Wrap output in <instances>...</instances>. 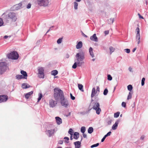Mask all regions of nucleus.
Wrapping results in <instances>:
<instances>
[{
  "label": "nucleus",
  "instance_id": "nucleus-10",
  "mask_svg": "<svg viewBox=\"0 0 148 148\" xmlns=\"http://www.w3.org/2000/svg\"><path fill=\"white\" fill-rule=\"evenodd\" d=\"M8 97L6 95H0V103L6 102L8 99Z\"/></svg>",
  "mask_w": 148,
  "mask_h": 148
},
{
  "label": "nucleus",
  "instance_id": "nucleus-28",
  "mask_svg": "<svg viewBox=\"0 0 148 148\" xmlns=\"http://www.w3.org/2000/svg\"><path fill=\"white\" fill-rule=\"evenodd\" d=\"M93 131V128L92 127H90L88 130V133L91 134Z\"/></svg>",
  "mask_w": 148,
  "mask_h": 148
},
{
  "label": "nucleus",
  "instance_id": "nucleus-61",
  "mask_svg": "<svg viewBox=\"0 0 148 148\" xmlns=\"http://www.w3.org/2000/svg\"><path fill=\"white\" fill-rule=\"evenodd\" d=\"M145 138V136L144 135L140 137V139L142 140H143Z\"/></svg>",
  "mask_w": 148,
  "mask_h": 148
},
{
  "label": "nucleus",
  "instance_id": "nucleus-30",
  "mask_svg": "<svg viewBox=\"0 0 148 148\" xmlns=\"http://www.w3.org/2000/svg\"><path fill=\"white\" fill-rule=\"evenodd\" d=\"M22 77L23 75H17L15 77L16 79L19 80L23 78Z\"/></svg>",
  "mask_w": 148,
  "mask_h": 148
},
{
  "label": "nucleus",
  "instance_id": "nucleus-29",
  "mask_svg": "<svg viewBox=\"0 0 148 148\" xmlns=\"http://www.w3.org/2000/svg\"><path fill=\"white\" fill-rule=\"evenodd\" d=\"M58 73V71L57 70H54L51 72V74L54 76L56 75Z\"/></svg>",
  "mask_w": 148,
  "mask_h": 148
},
{
  "label": "nucleus",
  "instance_id": "nucleus-56",
  "mask_svg": "<svg viewBox=\"0 0 148 148\" xmlns=\"http://www.w3.org/2000/svg\"><path fill=\"white\" fill-rule=\"evenodd\" d=\"M42 97V93H40L39 95V97L38 98L41 99Z\"/></svg>",
  "mask_w": 148,
  "mask_h": 148
},
{
  "label": "nucleus",
  "instance_id": "nucleus-60",
  "mask_svg": "<svg viewBox=\"0 0 148 148\" xmlns=\"http://www.w3.org/2000/svg\"><path fill=\"white\" fill-rule=\"evenodd\" d=\"M109 32L108 31H105L104 32V33L105 34V35H107L108 34H109Z\"/></svg>",
  "mask_w": 148,
  "mask_h": 148
},
{
  "label": "nucleus",
  "instance_id": "nucleus-46",
  "mask_svg": "<svg viewBox=\"0 0 148 148\" xmlns=\"http://www.w3.org/2000/svg\"><path fill=\"white\" fill-rule=\"evenodd\" d=\"M62 38H59L57 40V43L58 44L61 43L62 41Z\"/></svg>",
  "mask_w": 148,
  "mask_h": 148
},
{
  "label": "nucleus",
  "instance_id": "nucleus-14",
  "mask_svg": "<svg viewBox=\"0 0 148 148\" xmlns=\"http://www.w3.org/2000/svg\"><path fill=\"white\" fill-rule=\"evenodd\" d=\"M120 121V119H118L116 121L115 123L113 125L112 127V130H114L117 129L118 124Z\"/></svg>",
  "mask_w": 148,
  "mask_h": 148
},
{
  "label": "nucleus",
  "instance_id": "nucleus-63",
  "mask_svg": "<svg viewBox=\"0 0 148 148\" xmlns=\"http://www.w3.org/2000/svg\"><path fill=\"white\" fill-rule=\"evenodd\" d=\"M136 47H135V48H134L132 50V52H134L135 51V50H136Z\"/></svg>",
  "mask_w": 148,
  "mask_h": 148
},
{
  "label": "nucleus",
  "instance_id": "nucleus-4",
  "mask_svg": "<svg viewBox=\"0 0 148 148\" xmlns=\"http://www.w3.org/2000/svg\"><path fill=\"white\" fill-rule=\"evenodd\" d=\"M37 3L38 5L40 7H48L50 5L49 0H37Z\"/></svg>",
  "mask_w": 148,
  "mask_h": 148
},
{
  "label": "nucleus",
  "instance_id": "nucleus-33",
  "mask_svg": "<svg viewBox=\"0 0 148 148\" xmlns=\"http://www.w3.org/2000/svg\"><path fill=\"white\" fill-rule=\"evenodd\" d=\"M120 114V112H118L114 114V118H117L118 117Z\"/></svg>",
  "mask_w": 148,
  "mask_h": 148
},
{
  "label": "nucleus",
  "instance_id": "nucleus-6",
  "mask_svg": "<svg viewBox=\"0 0 148 148\" xmlns=\"http://www.w3.org/2000/svg\"><path fill=\"white\" fill-rule=\"evenodd\" d=\"M7 64L5 62H0V74L3 73L7 70Z\"/></svg>",
  "mask_w": 148,
  "mask_h": 148
},
{
  "label": "nucleus",
  "instance_id": "nucleus-25",
  "mask_svg": "<svg viewBox=\"0 0 148 148\" xmlns=\"http://www.w3.org/2000/svg\"><path fill=\"white\" fill-rule=\"evenodd\" d=\"M114 18H112L108 20V24H112L114 21Z\"/></svg>",
  "mask_w": 148,
  "mask_h": 148
},
{
  "label": "nucleus",
  "instance_id": "nucleus-59",
  "mask_svg": "<svg viewBox=\"0 0 148 148\" xmlns=\"http://www.w3.org/2000/svg\"><path fill=\"white\" fill-rule=\"evenodd\" d=\"M81 32L82 33V35L84 36L86 38H87L88 37L86 35H85L83 32L82 31H81Z\"/></svg>",
  "mask_w": 148,
  "mask_h": 148
},
{
  "label": "nucleus",
  "instance_id": "nucleus-35",
  "mask_svg": "<svg viewBox=\"0 0 148 148\" xmlns=\"http://www.w3.org/2000/svg\"><path fill=\"white\" fill-rule=\"evenodd\" d=\"M64 139H65L64 140V142L66 143H69V138L67 137H65L64 138Z\"/></svg>",
  "mask_w": 148,
  "mask_h": 148
},
{
  "label": "nucleus",
  "instance_id": "nucleus-52",
  "mask_svg": "<svg viewBox=\"0 0 148 148\" xmlns=\"http://www.w3.org/2000/svg\"><path fill=\"white\" fill-rule=\"evenodd\" d=\"M54 27V26H52L51 27H50L49 28V29L47 31L46 34L48 32H49L50 30H52V29H51L52 28H53Z\"/></svg>",
  "mask_w": 148,
  "mask_h": 148
},
{
  "label": "nucleus",
  "instance_id": "nucleus-2",
  "mask_svg": "<svg viewBox=\"0 0 148 148\" xmlns=\"http://www.w3.org/2000/svg\"><path fill=\"white\" fill-rule=\"evenodd\" d=\"M77 62V66H81L82 65V62L80 61H82L84 58V52L82 51H81L79 53H77L75 56Z\"/></svg>",
  "mask_w": 148,
  "mask_h": 148
},
{
  "label": "nucleus",
  "instance_id": "nucleus-5",
  "mask_svg": "<svg viewBox=\"0 0 148 148\" xmlns=\"http://www.w3.org/2000/svg\"><path fill=\"white\" fill-rule=\"evenodd\" d=\"M4 18L8 21V19H10L12 21L15 22L17 19V15L14 12H10L9 13L8 15L5 16Z\"/></svg>",
  "mask_w": 148,
  "mask_h": 148
},
{
  "label": "nucleus",
  "instance_id": "nucleus-16",
  "mask_svg": "<svg viewBox=\"0 0 148 148\" xmlns=\"http://www.w3.org/2000/svg\"><path fill=\"white\" fill-rule=\"evenodd\" d=\"M21 73L23 75V79H27V72L23 70H21Z\"/></svg>",
  "mask_w": 148,
  "mask_h": 148
},
{
  "label": "nucleus",
  "instance_id": "nucleus-12",
  "mask_svg": "<svg viewBox=\"0 0 148 148\" xmlns=\"http://www.w3.org/2000/svg\"><path fill=\"white\" fill-rule=\"evenodd\" d=\"M57 104V101L51 99L49 101V105L50 107L53 108Z\"/></svg>",
  "mask_w": 148,
  "mask_h": 148
},
{
  "label": "nucleus",
  "instance_id": "nucleus-55",
  "mask_svg": "<svg viewBox=\"0 0 148 148\" xmlns=\"http://www.w3.org/2000/svg\"><path fill=\"white\" fill-rule=\"evenodd\" d=\"M58 143L59 144H62L63 143V141L62 140H60L58 141Z\"/></svg>",
  "mask_w": 148,
  "mask_h": 148
},
{
  "label": "nucleus",
  "instance_id": "nucleus-49",
  "mask_svg": "<svg viewBox=\"0 0 148 148\" xmlns=\"http://www.w3.org/2000/svg\"><path fill=\"white\" fill-rule=\"evenodd\" d=\"M125 51L127 53H129L130 52V50L129 49H124Z\"/></svg>",
  "mask_w": 148,
  "mask_h": 148
},
{
  "label": "nucleus",
  "instance_id": "nucleus-3",
  "mask_svg": "<svg viewBox=\"0 0 148 148\" xmlns=\"http://www.w3.org/2000/svg\"><path fill=\"white\" fill-rule=\"evenodd\" d=\"M99 99L97 96H96L95 97V101H96V102L94 103V104L92 108L94 110L96 111V113L97 114H100V112L101 110L99 107V104L98 102H97L98 101Z\"/></svg>",
  "mask_w": 148,
  "mask_h": 148
},
{
  "label": "nucleus",
  "instance_id": "nucleus-64",
  "mask_svg": "<svg viewBox=\"0 0 148 148\" xmlns=\"http://www.w3.org/2000/svg\"><path fill=\"white\" fill-rule=\"evenodd\" d=\"M69 54H66V58H69Z\"/></svg>",
  "mask_w": 148,
  "mask_h": 148
},
{
  "label": "nucleus",
  "instance_id": "nucleus-26",
  "mask_svg": "<svg viewBox=\"0 0 148 148\" xmlns=\"http://www.w3.org/2000/svg\"><path fill=\"white\" fill-rule=\"evenodd\" d=\"M78 86L79 89L82 92H84V90L83 89V86L81 84H78Z\"/></svg>",
  "mask_w": 148,
  "mask_h": 148
},
{
  "label": "nucleus",
  "instance_id": "nucleus-24",
  "mask_svg": "<svg viewBox=\"0 0 148 148\" xmlns=\"http://www.w3.org/2000/svg\"><path fill=\"white\" fill-rule=\"evenodd\" d=\"M89 52L90 53V54L91 56V57L92 58L94 57V56L93 52V49L91 47H90L89 49Z\"/></svg>",
  "mask_w": 148,
  "mask_h": 148
},
{
  "label": "nucleus",
  "instance_id": "nucleus-44",
  "mask_svg": "<svg viewBox=\"0 0 148 148\" xmlns=\"http://www.w3.org/2000/svg\"><path fill=\"white\" fill-rule=\"evenodd\" d=\"M82 43L81 41L79 42L76 46H82Z\"/></svg>",
  "mask_w": 148,
  "mask_h": 148
},
{
  "label": "nucleus",
  "instance_id": "nucleus-34",
  "mask_svg": "<svg viewBox=\"0 0 148 148\" xmlns=\"http://www.w3.org/2000/svg\"><path fill=\"white\" fill-rule=\"evenodd\" d=\"M22 6V4L21 3H19V4L16 5L15 6L16 7V10H18L21 8Z\"/></svg>",
  "mask_w": 148,
  "mask_h": 148
},
{
  "label": "nucleus",
  "instance_id": "nucleus-9",
  "mask_svg": "<svg viewBox=\"0 0 148 148\" xmlns=\"http://www.w3.org/2000/svg\"><path fill=\"white\" fill-rule=\"evenodd\" d=\"M38 76L39 78H43L44 77V69L43 67H41L38 68Z\"/></svg>",
  "mask_w": 148,
  "mask_h": 148
},
{
  "label": "nucleus",
  "instance_id": "nucleus-27",
  "mask_svg": "<svg viewBox=\"0 0 148 148\" xmlns=\"http://www.w3.org/2000/svg\"><path fill=\"white\" fill-rule=\"evenodd\" d=\"M133 93V92H130L129 93L128 95L127 99L129 100L131 99L132 97V95Z\"/></svg>",
  "mask_w": 148,
  "mask_h": 148
},
{
  "label": "nucleus",
  "instance_id": "nucleus-36",
  "mask_svg": "<svg viewBox=\"0 0 148 148\" xmlns=\"http://www.w3.org/2000/svg\"><path fill=\"white\" fill-rule=\"evenodd\" d=\"M108 92V90L107 88H105L103 91V94L104 95H106Z\"/></svg>",
  "mask_w": 148,
  "mask_h": 148
},
{
  "label": "nucleus",
  "instance_id": "nucleus-31",
  "mask_svg": "<svg viewBox=\"0 0 148 148\" xmlns=\"http://www.w3.org/2000/svg\"><path fill=\"white\" fill-rule=\"evenodd\" d=\"M127 89L128 90L130 91V92H132V91L133 89V87L131 85H129L127 86Z\"/></svg>",
  "mask_w": 148,
  "mask_h": 148
},
{
  "label": "nucleus",
  "instance_id": "nucleus-42",
  "mask_svg": "<svg viewBox=\"0 0 148 148\" xmlns=\"http://www.w3.org/2000/svg\"><path fill=\"white\" fill-rule=\"evenodd\" d=\"M107 77H108V80L111 81L112 79V77L110 74H108V75Z\"/></svg>",
  "mask_w": 148,
  "mask_h": 148
},
{
  "label": "nucleus",
  "instance_id": "nucleus-1",
  "mask_svg": "<svg viewBox=\"0 0 148 148\" xmlns=\"http://www.w3.org/2000/svg\"><path fill=\"white\" fill-rule=\"evenodd\" d=\"M54 91L53 96L56 101H60L64 97L63 91L60 89L58 88H55L54 89Z\"/></svg>",
  "mask_w": 148,
  "mask_h": 148
},
{
  "label": "nucleus",
  "instance_id": "nucleus-48",
  "mask_svg": "<svg viewBox=\"0 0 148 148\" xmlns=\"http://www.w3.org/2000/svg\"><path fill=\"white\" fill-rule=\"evenodd\" d=\"M122 106L124 108L126 107V103L124 102H123L121 104Z\"/></svg>",
  "mask_w": 148,
  "mask_h": 148
},
{
  "label": "nucleus",
  "instance_id": "nucleus-15",
  "mask_svg": "<svg viewBox=\"0 0 148 148\" xmlns=\"http://www.w3.org/2000/svg\"><path fill=\"white\" fill-rule=\"evenodd\" d=\"M54 132V129L48 130L46 134L49 137H51L53 135Z\"/></svg>",
  "mask_w": 148,
  "mask_h": 148
},
{
  "label": "nucleus",
  "instance_id": "nucleus-41",
  "mask_svg": "<svg viewBox=\"0 0 148 148\" xmlns=\"http://www.w3.org/2000/svg\"><path fill=\"white\" fill-rule=\"evenodd\" d=\"M145 77H143L141 80V85L143 86L145 84Z\"/></svg>",
  "mask_w": 148,
  "mask_h": 148
},
{
  "label": "nucleus",
  "instance_id": "nucleus-37",
  "mask_svg": "<svg viewBox=\"0 0 148 148\" xmlns=\"http://www.w3.org/2000/svg\"><path fill=\"white\" fill-rule=\"evenodd\" d=\"M78 5L77 3L75 2L74 3V8L75 10H77V9Z\"/></svg>",
  "mask_w": 148,
  "mask_h": 148
},
{
  "label": "nucleus",
  "instance_id": "nucleus-17",
  "mask_svg": "<svg viewBox=\"0 0 148 148\" xmlns=\"http://www.w3.org/2000/svg\"><path fill=\"white\" fill-rule=\"evenodd\" d=\"M55 119L58 125H60L62 123V120L60 117L56 116L55 117Z\"/></svg>",
  "mask_w": 148,
  "mask_h": 148
},
{
  "label": "nucleus",
  "instance_id": "nucleus-39",
  "mask_svg": "<svg viewBox=\"0 0 148 148\" xmlns=\"http://www.w3.org/2000/svg\"><path fill=\"white\" fill-rule=\"evenodd\" d=\"M88 113V111H84L83 112H79L80 114L82 115H84L86 114H87Z\"/></svg>",
  "mask_w": 148,
  "mask_h": 148
},
{
  "label": "nucleus",
  "instance_id": "nucleus-22",
  "mask_svg": "<svg viewBox=\"0 0 148 148\" xmlns=\"http://www.w3.org/2000/svg\"><path fill=\"white\" fill-rule=\"evenodd\" d=\"M96 92H97L96 91L95 88H93L92 90L91 94V98H93L95 96Z\"/></svg>",
  "mask_w": 148,
  "mask_h": 148
},
{
  "label": "nucleus",
  "instance_id": "nucleus-18",
  "mask_svg": "<svg viewBox=\"0 0 148 148\" xmlns=\"http://www.w3.org/2000/svg\"><path fill=\"white\" fill-rule=\"evenodd\" d=\"M115 50V49L113 47H109L108 49L106 51L107 53L110 51V54H111L112 52H113Z\"/></svg>",
  "mask_w": 148,
  "mask_h": 148
},
{
  "label": "nucleus",
  "instance_id": "nucleus-32",
  "mask_svg": "<svg viewBox=\"0 0 148 148\" xmlns=\"http://www.w3.org/2000/svg\"><path fill=\"white\" fill-rule=\"evenodd\" d=\"M81 132L82 133H84L86 131V127H85L83 126L81 127Z\"/></svg>",
  "mask_w": 148,
  "mask_h": 148
},
{
  "label": "nucleus",
  "instance_id": "nucleus-47",
  "mask_svg": "<svg viewBox=\"0 0 148 148\" xmlns=\"http://www.w3.org/2000/svg\"><path fill=\"white\" fill-rule=\"evenodd\" d=\"M111 134V131H110L109 132H108L104 136L106 137H107L110 136V135Z\"/></svg>",
  "mask_w": 148,
  "mask_h": 148
},
{
  "label": "nucleus",
  "instance_id": "nucleus-57",
  "mask_svg": "<svg viewBox=\"0 0 148 148\" xmlns=\"http://www.w3.org/2000/svg\"><path fill=\"white\" fill-rule=\"evenodd\" d=\"M106 138V137L104 136V137H103V138L101 140V142H103L104 141V140H105Z\"/></svg>",
  "mask_w": 148,
  "mask_h": 148
},
{
  "label": "nucleus",
  "instance_id": "nucleus-13",
  "mask_svg": "<svg viewBox=\"0 0 148 148\" xmlns=\"http://www.w3.org/2000/svg\"><path fill=\"white\" fill-rule=\"evenodd\" d=\"M90 39L92 41L97 42L98 41V38L96 36L95 34H94L92 36H90Z\"/></svg>",
  "mask_w": 148,
  "mask_h": 148
},
{
  "label": "nucleus",
  "instance_id": "nucleus-40",
  "mask_svg": "<svg viewBox=\"0 0 148 148\" xmlns=\"http://www.w3.org/2000/svg\"><path fill=\"white\" fill-rule=\"evenodd\" d=\"M73 131L71 128H70L68 131V133L70 134V135H73Z\"/></svg>",
  "mask_w": 148,
  "mask_h": 148
},
{
  "label": "nucleus",
  "instance_id": "nucleus-54",
  "mask_svg": "<svg viewBox=\"0 0 148 148\" xmlns=\"http://www.w3.org/2000/svg\"><path fill=\"white\" fill-rule=\"evenodd\" d=\"M31 4L30 3H29L28 5H27V9L30 8L31 7Z\"/></svg>",
  "mask_w": 148,
  "mask_h": 148
},
{
  "label": "nucleus",
  "instance_id": "nucleus-19",
  "mask_svg": "<svg viewBox=\"0 0 148 148\" xmlns=\"http://www.w3.org/2000/svg\"><path fill=\"white\" fill-rule=\"evenodd\" d=\"M33 93V91H32L31 92L25 94V97L27 99H29L30 96Z\"/></svg>",
  "mask_w": 148,
  "mask_h": 148
},
{
  "label": "nucleus",
  "instance_id": "nucleus-20",
  "mask_svg": "<svg viewBox=\"0 0 148 148\" xmlns=\"http://www.w3.org/2000/svg\"><path fill=\"white\" fill-rule=\"evenodd\" d=\"M81 142L79 141H77L74 143L75 148H79L81 147Z\"/></svg>",
  "mask_w": 148,
  "mask_h": 148
},
{
  "label": "nucleus",
  "instance_id": "nucleus-53",
  "mask_svg": "<svg viewBox=\"0 0 148 148\" xmlns=\"http://www.w3.org/2000/svg\"><path fill=\"white\" fill-rule=\"evenodd\" d=\"M112 122V120L111 119H110V120L108 121L107 122V123H108V125H110L111 123Z\"/></svg>",
  "mask_w": 148,
  "mask_h": 148
},
{
  "label": "nucleus",
  "instance_id": "nucleus-11",
  "mask_svg": "<svg viewBox=\"0 0 148 148\" xmlns=\"http://www.w3.org/2000/svg\"><path fill=\"white\" fill-rule=\"evenodd\" d=\"M136 31L137 32L136 36V40H137V43L138 44H139L140 42V34L139 33L140 30L139 29L138 27H137L136 28Z\"/></svg>",
  "mask_w": 148,
  "mask_h": 148
},
{
  "label": "nucleus",
  "instance_id": "nucleus-62",
  "mask_svg": "<svg viewBox=\"0 0 148 148\" xmlns=\"http://www.w3.org/2000/svg\"><path fill=\"white\" fill-rule=\"evenodd\" d=\"M83 136L84 138H86L87 137V135L86 134L84 133H83Z\"/></svg>",
  "mask_w": 148,
  "mask_h": 148
},
{
  "label": "nucleus",
  "instance_id": "nucleus-51",
  "mask_svg": "<svg viewBox=\"0 0 148 148\" xmlns=\"http://www.w3.org/2000/svg\"><path fill=\"white\" fill-rule=\"evenodd\" d=\"M70 95L71 97V99L72 100H74L75 99V97L73 96L72 94L71 93H70Z\"/></svg>",
  "mask_w": 148,
  "mask_h": 148
},
{
  "label": "nucleus",
  "instance_id": "nucleus-38",
  "mask_svg": "<svg viewBox=\"0 0 148 148\" xmlns=\"http://www.w3.org/2000/svg\"><path fill=\"white\" fill-rule=\"evenodd\" d=\"M99 145V144L98 143H97L96 144H93L90 146L91 148H93L95 147H96L98 146Z\"/></svg>",
  "mask_w": 148,
  "mask_h": 148
},
{
  "label": "nucleus",
  "instance_id": "nucleus-23",
  "mask_svg": "<svg viewBox=\"0 0 148 148\" xmlns=\"http://www.w3.org/2000/svg\"><path fill=\"white\" fill-rule=\"evenodd\" d=\"M31 87V86L29 84H27V83H23L22 84V87L23 89H26L29 88Z\"/></svg>",
  "mask_w": 148,
  "mask_h": 148
},
{
  "label": "nucleus",
  "instance_id": "nucleus-43",
  "mask_svg": "<svg viewBox=\"0 0 148 148\" xmlns=\"http://www.w3.org/2000/svg\"><path fill=\"white\" fill-rule=\"evenodd\" d=\"M77 62H75L72 66V68L74 69H76L77 66Z\"/></svg>",
  "mask_w": 148,
  "mask_h": 148
},
{
  "label": "nucleus",
  "instance_id": "nucleus-50",
  "mask_svg": "<svg viewBox=\"0 0 148 148\" xmlns=\"http://www.w3.org/2000/svg\"><path fill=\"white\" fill-rule=\"evenodd\" d=\"M42 40H38L36 43L37 45H40V44L41 43V42H42Z\"/></svg>",
  "mask_w": 148,
  "mask_h": 148
},
{
  "label": "nucleus",
  "instance_id": "nucleus-7",
  "mask_svg": "<svg viewBox=\"0 0 148 148\" xmlns=\"http://www.w3.org/2000/svg\"><path fill=\"white\" fill-rule=\"evenodd\" d=\"M7 56L9 59L16 60L18 58L19 56L17 52L13 51L8 54Z\"/></svg>",
  "mask_w": 148,
  "mask_h": 148
},
{
  "label": "nucleus",
  "instance_id": "nucleus-8",
  "mask_svg": "<svg viewBox=\"0 0 148 148\" xmlns=\"http://www.w3.org/2000/svg\"><path fill=\"white\" fill-rule=\"evenodd\" d=\"M60 101V102L61 105L64 107L67 108L69 106V102L68 100L65 98V97L61 99Z\"/></svg>",
  "mask_w": 148,
  "mask_h": 148
},
{
  "label": "nucleus",
  "instance_id": "nucleus-58",
  "mask_svg": "<svg viewBox=\"0 0 148 148\" xmlns=\"http://www.w3.org/2000/svg\"><path fill=\"white\" fill-rule=\"evenodd\" d=\"M96 92H97L98 91V92H99L100 91V88L99 86H97V89H96Z\"/></svg>",
  "mask_w": 148,
  "mask_h": 148
},
{
  "label": "nucleus",
  "instance_id": "nucleus-21",
  "mask_svg": "<svg viewBox=\"0 0 148 148\" xmlns=\"http://www.w3.org/2000/svg\"><path fill=\"white\" fill-rule=\"evenodd\" d=\"M79 136V133L75 132L73 134V138L76 140H77Z\"/></svg>",
  "mask_w": 148,
  "mask_h": 148
},
{
  "label": "nucleus",
  "instance_id": "nucleus-45",
  "mask_svg": "<svg viewBox=\"0 0 148 148\" xmlns=\"http://www.w3.org/2000/svg\"><path fill=\"white\" fill-rule=\"evenodd\" d=\"M3 24V22L2 18H0V27L2 26Z\"/></svg>",
  "mask_w": 148,
  "mask_h": 148
}]
</instances>
